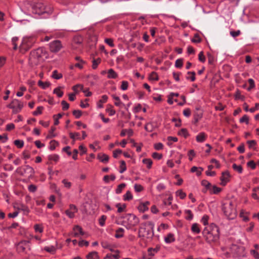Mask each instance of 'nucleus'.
I'll list each match as a JSON object with an SVG mask.
<instances>
[{
	"label": "nucleus",
	"instance_id": "c85d7f7f",
	"mask_svg": "<svg viewBox=\"0 0 259 259\" xmlns=\"http://www.w3.org/2000/svg\"><path fill=\"white\" fill-rule=\"evenodd\" d=\"M191 230L194 233L198 234L200 233V230L199 228V225L198 224H194L192 226Z\"/></svg>",
	"mask_w": 259,
	"mask_h": 259
},
{
	"label": "nucleus",
	"instance_id": "bb28decb",
	"mask_svg": "<svg viewBox=\"0 0 259 259\" xmlns=\"http://www.w3.org/2000/svg\"><path fill=\"white\" fill-rule=\"evenodd\" d=\"M44 249L51 253H54L56 252V249L54 246H45Z\"/></svg>",
	"mask_w": 259,
	"mask_h": 259
},
{
	"label": "nucleus",
	"instance_id": "e2e57ef3",
	"mask_svg": "<svg viewBox=\"0 0 259 259\" xmlns=\"http://www.w3.org/2000/svg\"><path fill=\"white\" fill-rule=\"evenodd\" d=\"M101 244L103 248H108V249H110L111 251H113V250L111 248V246L107 242H102Z\"/></svg>",
	"mask_w": 259,
	"mask_h": 259
},
{
	"label": "nucleus",
	"instance_id": "8fccbe9b",
	"mask_svg": "<svg viewBox=\"0 0 259 259\" xmlns=\"http://www.w3.org/2000/svg\"><path fill=\"white\" fill-rule=\"evenodd\" d=\"M107 219L106 215H103L99 220V223L101 226H104L105 225V221Z\"/></svg>",
	"mask_w": 259,
	"mask_h": 259
},
{
	"label": "nucleus",
	"instance_id": "864d4df0",
	"mask_svg": "<svg viewBox=\"0 0 259 259\" xmlns=\"http://www.w3.org/2000/svg\"><path fill=\"white\" fill-rule=\"evenodd\" d=\"M167 140L168 141L167 143L168 145H171L172 142H176L178 141V138L173 137H168Z\"/></svg>",
	"mask_w": 259,
	"mask_h": 259
},
{
	"label": "nucleus",
	"instance_id": "412c9836",
	"mask_svg": "<svg viewBox=\"0 0 259 259\" xmlns=\"http://www.w3.org/2000/svg\"><path fill=\"white\" fill-rule=\"evenodd\" d=\"M73 90L77 93L79 90L82 91L83 93H86V91L83 89V86L82 84H78L72 87Z\"/></svg>",
	"mask_w": 259,
	"mask_h": 259
},
{
	"label": "nucleus",
	"instance_id": "0eeeda50",
	"mask_svg": "<svg viewBox=\"0 0 259 259\" xmlns=\"http://www.w3.org/2000/svg\"><path fill=\"white\" fill-rule=\"evenodd\" d=\"M63 46L61 41L59 40H54L50 44V49L52 52L57 53L59 52Z\"/></svg>",
	"mask_w": 259,
	"mask_h": 259
},
{
	"label": "nucleus",
	"instance_id": "c9c22d12",
	"mask_svg": "<svg viewBox=\"0 0 259 259\" xmlns=\"http://www.w3.org/2000/svg\"><path fill=\"white\" fill-rule=\"evenodd\" d=\"M154 126L152 123H148L145 126V129L149 132H152L154 129Z\"/></svg>",
	"mask_w": 259,
	"mask_h": 259
},
{
	"label": "nucleus",
	"instance_id": "e433bc0d",
	"mask_svg": "<svg viewBox=\"0 0 259 259\" xmlns=\"http://www.w3.org/2000/svg\"><path fill=\"white\" fill-rule=\"evenodd\" d=\"M50 149L51 150H54L56 146L59 145V143L55 140H52L50 143Z\"/></svg>",
	"mask_w": 259,
	"mask_h": 259
},
{
	"label": "nucleus",
	"instance_id": "20e7f679",
	"mask_svg": "<svg viewBox=\"0 0 259 259\" xmlns=\"http://www.w3.org/2000/svg\"><path fill=\"white\" fill-rule=\"evenodd\" d=\"M225 215L229 219H233L236 215V210L232 202L225 203L222 207Z\"/></svg>",
	"mask_w": 259,
	"mask_h": 259
},
{
	"label": "nucleus",
	"instance_id": "de8ad7c7",
	"mask_svg": "<svg viewBox=\"0 0 259 259\" xmlns=\"http://www.w3.org/2000/svg\"><path fill=\"white\" fill-rule=\"evenodd\" d=\"M179 135L186 138L188 135V131L186 128H182L179 132Z\"/></svg>",
	"mask_w": 259,
	"mask_h": 259
},
{
	"label": "nucleus",
	"instance_id": "680f3d73",
	"mask_svg": "<svg viewBox=\"0 0 259 259\" xmlns=\"http://www.w3.org/2000/svg\"><path fill=\"white\" fill-rule=\"evenodd\" d=\"M183 66V60L181 59H177L175 62V66L177 68H181Z\"/></svg>",
	"mask_w": 259,
	"mask_h": 259
},
{
	"label": "nucleus",
	"instance_id": "b1692460",
	"mask_svg": "<svg viewBox=\"0 0 259 259\" xmlns=\"http://www.w3.org/2000/svg\"><path fill=\"white\" fill-rule=\"evenodd\" d=\"M126 134H127L129 137H131L133 134V131L132 130H123L120 133V136L121 137H124Z\"/></svg>",
	"mask_w": 259,
	"mask_h": 259
},
{
	"label": "nucleus",
	"instance_id": "49530a36",
	"mask_svg": "<svg viewBox=\"0 0 259 259\" xmlns=\"http://www.w3.org/2000/svg\"><path fill=\"white\" fill-rule=\"evenodd\" d=\"M120 169L119 170V172L120 174H122L124 171H125L126 167L125 162L124 161H121L120 162Z\"/></svg>",
	"mask_w": 259,
	"mask_h": 259
},
{
	"label": "nucleus",
	"instance_id": "ea45409f",
	"mask_svg": "<svg viewBox=\"0 0 259 259\" xmlns=\"http://www.w3.org/2000/svg\"><path fill=\"white\" fill-rule=\"evenodd\" d=\"M65 188L70 189L72 186V183L69 182L67 179H63L62 181Z\"/></svg>",
	"mask_w": 259,
	"mask_h": 259
},
{
	"label": "nucleus",
	"instance_id": "f3484780",
	"mask_svg": "<svg viewBox=\"0 0 259 259\" xmlns=\"http://www.w3.org/2000/svg\"><path fill=\"white\" fill-rule=\"evenodd\" d=\"M107 77L108 78L115 79L118 76L117 73L113 69H109L107 71Z\"/></svg>",
	"mask_w": 259,
	"mask_h": 259
},
{
	"label": "nucleus",
	"instance_id": "4c0bfd02",
	"mask_svg": "<svg viewBox=\"0 0 259 259\" xmlns=\"http://www.w3.org/2000/svg\"><path fill=\"white\" fill-rule=\"evenodd\" d=\"M247 144L250 149H255L256 145V142L255 140H249L247 141Z\"/></svg>",
	"mask_w": 259,
	"mask_h": 259
},
{
	"label": "nucleus",
	"instance_id": "bf43d9fd",
	"mask_svg": "<svg viewBox=\"0 0 259 259\" xmlns=\"http://www.w3.org/2000/svg\"><path fill=\"white\" fill-rule=\"evenodd\" d=\"M248 82L249 84V88H248V90L249 91L251 89H253L255 87V84H254V80L251 79V78H249L248 80Z\"/></svg>",
	"mask_w": 259,
	"mask_h": 259
},
{
	"label": "nucleus",
	"instance_id": "37998d69",
	"mask_svg": "<svg viewBox=\"0 0 259 259\" xmlns=\"http://www.w3.org/2000/svg\"><path fill=\"white\" fill-rule=\"evenodd\" d=\"M62 116V114L59 113L57 115H54V124L55 125H58L59 123V119L61 118Z\"/></svg>",
	"mask_w": 259,
	"mask_h": 259
},
{
	"label": "nucleus",
	"instance_id": "338daca9",
	"mask_svg": "<svg viewBox=\"0 0 259 259\" xmlns=\"http://www.w3.org/2000/svg\"><path fill=\"white\" fill-rule=\"evenodd\" d=\"M249 118L247 115H244L240 119V122H245L246 124H248Z\"/></svg>",
	"mask_w": 259,
	"mask_h": 259
},
{
	"label": "nucleus",
	"instance_id": "13d9d810",
	"mask_svg": "<svg viewBox=\"0 0 259 259\" xmlns=\"http://www.w3.org/2000/svg\"><path fill=\"white\" fill-rule=\"evenodd\" d=\"M101 62V59L100 58H98L96 60H94L93 61V65H92V67L93 69H96L98 64H99Z\"/></svg>",
	"mask_w": 259,
	"mask_h": 259
},
{
	"label": "nucleus",
	"instance_id": "39448f33",
	"mask_svg": "<svg viewBox=\"0 0 259 259\" xmlns=\"http://www.w3.org/2000/svg\"><path fill=\"white\" fill-rule=\"evenodd\" d=\"M205 240L208 243H216L219 239L218 229H217L216 233L213 234L212 232H207V235L205 236Z\"/></svg>",
	"mask_w": 259,
	"mask_h": 259
},
{
	"label": "nucleus",
	"instance_id": "473e14b6",
	"mask_svg": "<svg viewBox=\"0 0 259 259\" xmlns=\"http://www.w3.org/2000/svg\"><path fill=\"white\" fill-rule=\"evenodd\" d=\"M69 136L70 138H71L73 140H75V139L81 140V138H80V134L78 133H70Z\"/></svg>",
	"mask_w": 259,
	"mask_h": 259
},
{
	"label": "nucleus",
	"instance_id": "58836bf2",
	"mask_svg": "<svg viewBox=\"0 0 259 259\" xmlns=\"http://www.w3.org/2000/svg\"><path fill=\"white\" fill-rule=\"evenodd\" d=\"M149 79L153 81L158 80V76L157 74L155 72H152L149 76Z\"/></svg>",
	"mask_w": 259,
	"mask_h": 259
},
{
	"label": "nucleus",
	"instance_id": "72a5a7b5",
	"mask_svg": "<svg viewBox=\"0 0 259 259\" xmlns=\"http://www.w3.org/2000/svg\"><path fill=\"white\" fill-rule=\"evenodd\" d=\"M52 76L55 79H59L62 77V75L61 73H59L57 70H54Z\"/></svg>",
	"mask_w": 259,
	"mask_h": 259
},
{
	"label": "nucleus",
	"instance_id": "dca6fc26",
	"mask_svg": "<svg viewBox=\"0 0 259 259\" xmlns=\"http://www.w3.org/2000/svg\"><path fill=\"white\" fill-rule=\"evenodd\" d=\"M149 204L150 203L148 201H147L145 203H141L138 206V209L140 211L144 212L148 210V206L149 205Z\"/></svg>",
	"mask_w": 259,
	"mask_h": 259
},
{
	"label": "nucleus",
	"instance_id": "cd10ccee",
	"mask_svg": "<svg viewBox=\"0 0 259 259\" xmlns=\"http://www.w3.org/2000/svg\"><path fill=\"white\" fill-rule=\"evenodd\" d=\"M87 259H96L98 258V253L96 251H93L89 253L87 256Z\"/></svg>",
	"mask_w": 259,
	"mask_h": 259
},
{
	"label": "nucleus",
	"instance_id": "79ce46f5",
	"mask_svg": "<svg viewBox=\"0 0 259 259\" xmlns=\"http://www.w3.org/2000/svg\"><path fill=\"white\" fill-rule=\"evenodd\" d=\"M34 229L36 232L42 233L44 229L41 225L36 224L34 226Z\"/></svg>",
	"mask_w": 259,
	"mask_h": 259
},
{
	"label": "nucleus",
	"instance_id": "6e6552de",
	"mask_svg": "<svg viewBox=\"0 0 259 259\" xmlns=\"http://www.w3.org/2000/svg\"><path fill=\"white\" fill-rule=\"evenodd\" d=\"M125 223H128L131 226H136L139 222V219L132 214H127L125 217Z\"/></svg>",
	"mask_w": 259,
	"mask_h": 259
},
{
	"label": "nucleus",
	"instance_id": "393cba45",
	"mask_svg": "<svg viewBox=\"0 0 259 259\" xmlns=\"http://www.w3.org/2000/svg\"><path fill=\"white\" fill-rule=\"evenodd\" d=\"M108 99V97L106 95H103L102 97V98L100 101H99V103L98 104V106L99 108H102L103 105L102 104L105 103Z\"/></svg>",
	"mask_w": 259,
	"mask_h": 259
},
{
	"label": "nucleus",
	"instance_id": "3c124183",
	"mask_svg": "<svg viewBox=\"0 0 259 259\" xmlns=\"http://www.w3.org/2000/svg\"><path fill=\"white\" fill-rule=\"evenodd\" d=\"M125 204H123L122 206L121 205L120 203H117L116 204V207H117V211L118 212H121L124 211L125 208Z\"/></svg>",
	"mask_w": 259,
	"mask_h": 259
},
{
	"label": "nucleus",
	"instance_id": "f704fd0d",
	"mask_svg": "<svg viewBox=\"0 0 259 259\" xmlns=\"http://www.w3.org/2000/svg\"><path fill=\"white\" fill-rule=\"evenodd\" d=\"M62 87H58L54 89L53 93L59 97H61L63 95V92L61 91V89Z\"/></svg>",
	"mask_w": 259,
	"mask_h": 259
},
{
	"label": "nucleus",
	"instance_id": "5fc2aeb1",
	"mask_svg": "<svg viewBox=\"0 0 259 259\" xmlns=\"http://www.w3.org/2000/svg\"><path fill=\"white\" fill-rule=\"evenodd\" d=\"M133 198L132 194H131L130 191H127L125 194L124 195V200H130Z\"/></svg>",
	"mask_w": 259,
	"mask_h": 259
},
{
	"label": "nucleus",
	"instance_id": "2eb2a0df",
	"mask_svg": "<svg viewBox=\"0 0 259 259\" xmlns=\"http://www.w3.org/2000/svg\"><path fill=\"white\" fill-rule=\"evenodd\" d=\"M206 137V135L204 133L202 132L199 133L198 135H197L196 137V140L197 142L201 143L205 141Z\"/></svg>",
	"mask_w": 259,
	"mask_h": 259
},
{
	"label": "nucleus",
	"instance_id": "f8f14e48",
	"mask_svg": "<svg viewBox=\"0 0 259 259\" xmlns=\"http://www.w3.org/2000/svg\"><path fill=\"white\" fill-rule=\"evenodd\" d=\"M77 208L76 207L71 204L70 205V208L68 210H66L65 213L70 218H72L74 216V213L77 212Z\"/></svg>",
	"mask_w": 259,
	"mask_h": 259
},
{
	"label": "nucleus",
	"instance_id": "a18cd8bd",
	"mask_svg": "<svg viewBox=\"0 0 259 259\" xmlns=\"http://www.w3.org/2000/svg\"><path fill=\"white\" fill-rule=\"evenodd\" d=\"M143 162L147 165L148 168H150L152 164V161L150 159H143Z\"/></svg>",
	"mask_w": 259,
	"mask_h": 259
},
{
	"label": "nucleus",
	"instance_id": "4468645a",
	"mask_svg": "<svg viewBox=\"0 0 259 259\" xmlns=\"http://www.w3.org/2000/svg\"><path fill=\"white\" fill-rule=\"evenodd\" d=\"M119 252L118 250H116L114 254H107L104 259H119Z\"/></svg>",
	"mask_w": 259,
	"mask_h": 259
},
{
	"label": "nucleus",
	"instance_id": "09e8293b",
	"mask_svg": "<svg viewBox=\"0 0 259 259\" xmlns=\"http://www.w3.org/2000/svg\"><path fill=\"white\" fill-rule=\"evenodd\" d=\"M59 159V156L57 154H53L49 155L48 157V159L49 160H53L55 162H57Z\"/></svg>",
	"mask_w": 259,
	"mask_h": 259
},
{
	"label": "nucleus",
	"instance_id": "ddd939ff",
	"mask_svg": "<svg viewBox=\"0 0 259 259\" xmlns=\"http://www.w3.org/2000/svg\"><path fill=\"white\" fill-rule=\"evenodd\" d=\"M229 174L228 171H225L222 173V176L221 178V185L225 186L229 181Z\"/></svg>",
	"mask_w": 259,
	"mask_h": 259
},
{
	"label": "nucleus",
	"instance_id": "c756f323",
	"mask_svg": "<svg viewBox=\"0 0 259 259\" xmlns=\"http://www.w3.org/2000/svg\"><path fill=\"white\" fill-rule=\"evenodd\" d=\"M56 130L55 127H52L51 130L49 131L48 135L47 136V139H52L56 136V135L54 133Z\"/></svg>",
	"mask_w": 259,
	"mask_h": 259
},
{
	"label": "nucleus",
	"instance_id": "5701e85b",
	"mask_svg": "<svg viewBox=\"0 0 259 259\" xmlns=\"http://www.w3.org/2000/svg\"><path fill=\"white\" fill-rule=\"evenodd\" d=\"M159 246H156L155 248H149L148 250L149 255L150 256H153L159 250Z\"/></svg>",
	"mask_w": 259,
	"mask_h": 259
},
{
	"label": "nucleus",
	"instance_id": "c03bdc74",
	"mask_svg": "<svg viewBox=\"0 0 259 259\" xmlns=\"http://www.w3.org/2000/svg\"><path fill=\"white\" fill-rule=\"evenodd\" d=\"M125 184L124 183H122L120 185H119L116 190V193L117 194H119L120 193L122 190L125 188Z\"/></svg>",
	"mask_w": 259,
	"mask_h": 259
},
{
	"label": "nucleus",
	"instance_id": "774afa93",
	"mask_svg": "<svg viewBox=\"0 0 259 259\" xmlns=\"http://www.w3.org/2000/svg\"><path fill=\"white\" fill-rule=\"evenodd\" d=\"M135 190L137 192L142 191L143 189V187L139 184H135L134 186Z\"/></svg>",
	"mask_w": 259,
	"mask_h": 259
},
{
	"label": "nucleus",
	"instance_id": "2f4dec72",
	"mask_svg": "<svg viewBox=\"0 0 259 259\" xmlns=\"http://www.w3.org/2000/svg\"><path fill=\"white\" fill-rule=\"evenodd\" d=\"M38 84L39 87L42 88L43 89H45L50 85V83L49 82H44L41 80L38 81Z\"/></svg>",
	"mask_w": 259,
	"mask_h": 259
},
{
	"label": "nucleus",
	"instance_id": "9d476101",
	"mask_svg": "<svg viewBox=\"0 0 259 259\" xmlns=\"http://www.w3.org/2000/svg\"><path fill=\"white\" fill-rule=\"evenodd\" d=\"M43 53L44 49L42 48H39L32 51L30 53V55L31 57L39 59L41 57Z\"/></svg>",
	"mask_w": 259,
	"mask_h": 259
},
{
	"label": "nucleus",
	"instance_id": "9b49d317",
	"mask_svg": "<svg viewBox=\"0 0 259 259\" xmlns=\"http://www.w3.org/2000/svg\"><path fill=\"white\" fill-rule=\"evenodd\" d=\"M29 241H22L19 242L17 245V249L19 251L24 252L25 250L26 247H29L28 244Z\"/></svg>",
	"mask_w": 259,
	"mask_h": 259
},
{
	"label": "nucleus",
	"instance_id": "7c9ffc66",
	"mask_svg": "<svg viewBox=\"0 0 259 259\" xmlns=\"http://www.w3.org/2000/svg\"><path fill=\"white\" fill-rule=\"evenodd\" d=\"M187 74L188 76L186 77L187 79H190L192 81H194L195 80V72H188Z\"/></svg>",
	"mask_w": 259,
	"mask_h": 259
},
{
	"label": "nucleus",
	"instance_id": "6ab92c4d",
	"mask_svg": "<svg viewBox=\"0 0 259 259\" xmlns=\"http://www.w3.org/2000/svg\"><path fill=\"white\" fill-rule=\"evenodd\" d=\"M124 230L122 228H118L115 231V237L120 238L123 236Z\"/></svg>",
	"mask_w": 259,
	"mask_h": 259
},
{
	"label": "nucleus",
	"instance_id": "f03ea898",
	"mask_svg": "<svg viewBox=\"0 0 259 259\" xmlns=\"http://www.w3.org/2000/svg\"><path fill=\"white\" fill-rule=\"evenodd\" d=\"M27 5L31 8L33 13L38 15L42 14L45 13H50L52 12V9L50 7H46L44 3L40 2L37 3L33 5L28 3Z\"/></svg>",
	"mask_w": 259,
	"mask_h": 259
},
{
	"label": "nucleus",
	"instance_id": "1a4fd4ad",
	"mask_svg": "<svg viewBox=\"0 0 259 259\" xmlns=\"http://www.w3.org/2000/svg\"><path fill=\"white\" fill-rule=\"evenodd\" d=\"M83 234L84 232L82 231L81 228L79 226H75L69 235L73 237H79L80 235H83Z\"/></svg>",
	"mask_w": 259,
	"mask_h": 259
},
{
	"label": "nucleus",
	"instance_id": "4be33fe9",
	"mask_svg": "<svg viewBox=\"0 0 259 259\" xmlns=\"http://www.w3.org/2000/svg\"><path fill=\"white\" fill-rule=\"evenodd\" d=\"M202 186L205 187V190H203V192L205 193L207 190H211V184L206 180H203L201 182Z\"/></svg>",
	"mask_w": 259,
	"mask_h": 259
},
{
	"label": "nucleus",
	"instance_id": "423d86ee",
	"mask_svg": "<svg viewBox=\"0 0 259 259\" xmlns=\"http://www.w3.org/2000/svg\"><path fill=\"white\" fill-rule=\"evenodd\" d=\"M23 104L18 100L14 99L8 105V107L13 110V113H17L19 112L23 107Z\"/></svg>",
	"mask_w": 259,
	"mask_h": 259
},
{
	"label": "nucleus",
	"instance_id": "6e6d98bb",
	"mask_svg": "<svg viewBox=\"0 0 259 259\" xmlns=\"http://www.w3.org/2000/svg\"><path fill=\"white\" fill-rule=\"evenodd\" d=\"M82 41V38L80 36H75L73 38V42L76 44H81Z\"/></svg>",
	"mask_w": 259,
	"mask_h": 259
},
{
	"label": "nucleus",
	"instance_id": "a878e982",
	"mask_svg": "<svg viewBox=\"0 0 259 259\" xmlns=\"http://www.w3.org/2000/svg\"><path fill=\"white\" fill-rule=\"evenodd\" d=\"M209 191L211 194H218L221 192V189L215 186H212L211 185V190Z\"/></svg>",
	"mask_w": 259,
	"mask_h": 259
},
{
	"label": "nucleus",
	"instance_id": "4d7b16f0",
	"mask_svg": "<svg viewBox=\"0 0 259 259\" xmlns=\"http://www.w3.org/2000/svg\"><path fill=\"white\" fill-rule=\"evenodd\" d=\"M176 195L178 196H179L181 199H184L186 196V194L185 193L183 192L182 190H180L177 191Z\"/></svg>",
	"mask_w": 259,
	"mask_h": 259
},
{
	"label": "nucleus",
	"instance_id": "f257e3e1",
	"mask_svg": "<svg viewBox=\"0 0 259 259\" xmlns=\"http://www.w3.org/2000/svg\"><path fill=\"white\" fill-rule=\"evenodd\" d=\"M154 224L152 222H146L140 225L139 230V237L143 240L151 239L154 235Z\"/></svg>",
	"mask_w": 259,
	"mask_h": 259
},
{
	"label": "nucleus",
	"instance_id": "052dcab7",
	"mask_svg": "<svg viewBox=\"0 0 259 259\" xmlns=\"http://www.w3.org/2000/svg\"><path fill=\"white\" fill-rule=\"evenodd\" d=\"M61 105L62 106V109L63 110H67L69 107V104L67 103L65 101L63 100L61 102Z\"/></svg>",
	"mask_w": 259,
	"mask_h": 259
},
{
	"label": "nucleus",
	"instance_id": "69168bd1",
	"mask_svg": "<svg viewBox=\"0 0 259 259\" xmlns=\"http://www.w3.org/2000/svg\"><path fill=\"white\" fill-rule=\"evenodd\" d=\"M115 177L114 175H111L110 176L106 175V176H104V180L106 182H108L109 181V179H110L112 181H114L115 180Z\"/></svg>",
	"mask_w": 259,
	"mask_h": 259
},
{
	"label": "nucleus",
	"instance_id": "a19ab883",
	"mask_svg": "<svg viewBox=\"0 0 259 259\" xmlns=\"http://www.w3.org/2000/svg\"><path fill=\"white\" fill-rule=\"evenodd\" d=\"M232 167L235 171L241 174L242 172V167L241 165H238L235 163H234L232 165Z\"/></svg>",
	"mask_w": 259,
	"mask_h": 259
},
{
	"label": "nucleus",
	"instance_id": "0e129e2a",
	"mask_svg": "<svg viewBox=\"0 0 259 259\" xmlns=\"http://www.w3.org/2000/svg\"><path fill=\"white\" fill-rule=\"evenodd\" d=\"M128 82L126 81H122L121 82V90L125 91L128 88Z\"/></svg>",
	"mask_w": 259,
	"mask_h": 259
},
{
	"label": "nucleus",
	"instance_id": "a211bd4d",
	"mask_svg": "<svg viewBox=\"0 0 259 259\" xmlns=\"http://www.w3.org/2000/svg\"><path fill=\"white\" fill-rule=\"evenodd\" d=\"M175 240V238L174 235L172 233L168 234L164 238V241L166 243H170L174 242Z\"/></svg>",
	"mask_w": 259,
	"mask_h": 259
},
{
	"label": "nucleus",
	"instance_id": "7ed1b4c3",
	"mask_svg": "<svg viewBox=\"0 0 259 259\" xmlns=\"http://www.w3.org/2000/svg\"><path fill=\"white\" fill-rule=\"evenodd\" d=\"M35 41L36 38L33 36L24 37L20 46V52L25 53L32 47Z\"/></svg>",
	"mask_w": 259,
	"mask_h": 259
},
{
	"label": "nucleus",
	"instance_id": "603ef678",
	"mask_svg": "<svg viewBox=\"0 0 259 259\" xmlns=\"http://www.w3.org/2000/svg\"><path fill=\"white\" fill-rule=\"evenodd\" d=\"M14 144L19 148H22L24 145V142L22 140H17L14 141Z\"/></svg>",
	"mask_w": 259,
	"mask_h": 259
},
{
	"label": "nucleus",
	"instance_id": "aec40b11",
	"mask_svg": "<svg viewBox=\"0 0 259 259\" xmlns=\"http://www.w3.org/2000/svg\"><path fill=\"white\" fill-rule=\"evenodd\" d=\"M98 158L102 162L106 163L108 161L109 156L105 154H99L98 155Z\"/></svg>",
	"mask_w": 259,
	"mask_h": 259
}]
</instances>
